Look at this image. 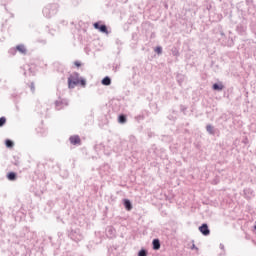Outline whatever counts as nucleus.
Returning <instances> with one entry per match:
<instances>
[{
	"label": "nucleus",
	"mask_w": 256,
	"mask_h": 256,
	"mask_svg": "<svg viewBox=\"0 0 256 256\" xmlns=\"http://www.w3.org/2000/svg\"><path fill=\"white\" fill-rule=\"evenodd\" d=\"M77 85L85 87L87 85V80L81 77L79 72H74L68 77V87L69 89H75Z\"/></svg>",
	"instance_id": "obj_1"
},
{
	"label": "nucleus",
	"mask_w": 256,
	"mask_h": 256,
	"mask_svg": "<svg viewBox=\"0 0 256 256\" xmlns=\"http://www.w3.org/2000/svg\"><path fill=\"white\" fill-rule=\"evenodd\" d=\"M42 13L44 17H47L50 19V17H53V15H57V4H50L46 6L43 10Z\"/></svg>",
	"instance_id": "obj_2"
},
{
	"label": "nucleus",
	"mask_w": 256,
	"mask_h": 256,
	"mask_svg": "<svg viewBox=\"0 0 256 256\" xmlns=\"http://www.w3.org/2000/svg\"><path fill=\"white\" fill-rule=\"evenodd\" d=\"M94 29H97L100 31V33H105L106 35H109V30L107 29V25L101 24V22H96L93 24Z\"/></svg>",
	"instance_id": "obj_3"
},
{
	"label": "nucleus",
	"mask_w": 256,
	"mask_h": 256,
	"mask_svg": "<svg viewBox=\"0 0 256 256\" xmlns=\"http://www.w3.org/2000/svg\"><path fill=\"white\" fill-rule=\"evenodd\" d=\"M199 231H200V233H203L205 236H207V235H209V233H211L209 231V226H207V224H203L202 226H200Z\"/></svg>",
	"instance_id": "obj_4"
},
{
	"label": "nucleus",
	"mask_w": 256,
	"mask_h": 256,
	"mask_svg": "<svg viewBox=\"0 0 256 256\" xmlns=\"http://www.w3.org/2000/svg\"><path fill=\"white\" fill-rule=\"evenodd\" d=\"M70 143L72 145H81V138H79V136H71Z\"/></svg>",
	"instance_id": "obj_5"
},
{
	"label": "nucleus",
	"mask_w": 256,
	"mask_h": 256,
	"mask_svg": "<svg viewBox=\"0 0 256 256\" xmlns=\"http://www.w3.org/2000/svg\"><path fill=\"white\" fill-rule=\"evenodd\" d=\"M16 50L19 51V53H22V55H27V48H25V45L23 44L17 45Z\"/></svg>",
	"instance_id": "obj_6"
},
{
	"label": "nucleus",
	"mask_w": 256,
	"mask_h": 256,
	"mask_svg": "<svg viewBox=\"0 0 256 256\" xmlns=\"http://www.w3.org/2000/svg\"><path fill=\"white\" fill-rule=\"evenodd\" d=\"M153 249L155 251L161 249V242H159V239H154L153 240Z\"/></svg>",
	"instance_id": "obj_7"
},
{
	"label": "nucleus",
	"mask_w": 256,
	"mask_h": 256,
	"mask_svg": "<svg viewBox=\"0 0 256 256\" xmlns=\"http://www.w3.org/2000/svg\"><path fill=\"white\" fill-rule=\"evenodd\" d=\"M223 84L222 83H215L213 84L212 88L214 91H223Z\"/></svg>",
	"instance_id": "obj_8"
},
{
	"label": "nucleus",
	"mask_w": 256,
	"mask_h": 256,
	"mask_svg": "<svg viewBox=\"0 0 256 256\" xmlns=\"http://www.w3.org/2000/svg\"><path fill=\"white\" fill-rule=\"evenodd\" d=\"M101 83H102V85H106V86L111 85V77L105 76V77L102 79Z\"/></svg>",
	"instance_id": "obj_9"
},
{
	"label": "nucleus",
	"mask_w": 256,
	"mask_h": 256,
	"mask_svg": "<svg viewBox=\"0 0 256 256\" xmlns=\"http://www.w3.org/2000/svg\"><path fill=\"white\" fill-rule=\"evenodd\" d=\"M124 207L127 211H131V209H133V205H131V201L127 199L124 200Z\"/></svg>",
	"instance_id": "obj_10"
},
{
	"label": "nucleus",
	"mask_w": 256,
	"mask_h": 256,
	"mask_svg": "<svg viewBox=\"0 0 256 256\" xmlns=\"http://www.w3.org/2000/svg\"><path fill=\"white\" fill-rule=\"evenodd\" d=\"M7 179L9 181H15V179H17V174L15 172H9L7 174Z\"/></svg>",
	"instance_id": "obj_11"
},
{
	"label": "nucleus",
	"mask_w": 256,
	"mask_h": 256,
	"mask_svg": "<svg viewBox=\"0 0 256 256\" xmlns=\"http://www.w3.org/2000/svg\"><path fill=\"white\" fill-rule=\"evenodd\" d=\"M177 81H178L179 85H181L183 83V81H185V75L178 74L177 75Z\"/></svg>",
	"instance_id": "obj_12"
},
{
	"label": "nucleus",
	"mask_w": 256,
	"mask_h": 256,
	"mask_svg": "<svg viewBox=\"0 0 256 256\" xmlns=\"http://www.w3.org/2000/svg\"><path fill=\"white\" fill-rule=\"evenodd\" d=\"M118 122L119 123H121V124H123V123H127V117L125 116V115H120L119 117H118Z\"/></svg>",
	"instance_id": "obj_13"
},
{
	"label": "nucleus",
	"mask_w": 256,
	"mask_h": 256,
	"mask_svg": "<svg viewBox=\"0 0 256 256\" xmlns=\"http://www.w3.org/2000/svg\"><path fill=\"white\" fill-rule=\"evenodd\" d=\"M171 52H172V55L174 56V57H179V49H177V47H173L172 49H171Z\"/></svg>",
	"instance_id": "obj_14"
},
{
	"label": "nucleus",
	"mask_w": 256,
	"mask_h": 256,
	"mask_svg": "<svg viewBox=\"0 0 256 256\" xmlns=\"http://www.w3.org/2000/svg\"><path fill=\"white\" fill-rule=\"evenodd\" d=\"M155 53H157L158 55H161V53H163V47H161V46L156 47Z\"/></svg>",
	"instance_id": "obj_15"
},
{
	"label": "nucleus",
	"mask_w": 256,
	"mask_h": 256,
	"mask_svg": "<svg viewBox=\"0 0 256 256\" xmlns=\"http://www.w3.org/2000/svg\"><path fill=\"white\" fill-rule=\"evenodd\" d=\"M5 123H7V119L5 117H1L0 118V127H3V125H5Z\"/></svg>",
	"instance_id": "obj_16"
},
{
	"label": "nucleus",
	"mask_w": 256,
	"mask_h": 256,
	"mask_svg": "<svg viewBox=\"0 0 256 256\" xmlns=\"http://www.w3.org/2000/svg\"><path fill=\"white\" fill-rule=\"evenodd\" d=\"M5 144H6V147H8L10 149H11V147H13V141H11V140H6Z\"/></svg>",
	"instance_id": "obj_17"
},
{
	"label": "nucleus",
	"mask_w": 256,
	"mask_h": 256,
	"mask_svg": "<svg viewBox=\"0 0 256 256\" xmlns=\"http://www.w3.org/2000/svg\"><path fill=\"white\" fill-rule=\"evenodd\" d=\"M206 129H207V131H208V133H210L211 135H213V126H211V125H208L207 127H206Z\"/></svg>",
	"instance_id": "obj_18"
},
{
	"label": "nucleus",
	"mask_w": 256,
	"mask_h": 256,
	"mask_svg": "<svg viewBox=\"0 0 256 256\" xmlns=\"http://www.w3.org/2000/svg\"><path fill=\"white\" fill-rule=\"evenodd\" d=\"M138 256H147V251L140 250V252L138 253Z\"/></svg>",
	"instance_id": "obj_19"
},
{
	"label": "nucleus",
	"mask_w": 256,
	"mask_h": 256,
	"mask_svg": "<svg viewBox=\"0 0 256 256\" xmlns=\"http://www.w3.org/2000/svg\"><path fill=\"white\" fill-rule=\"evenodd\" d=\"M38 43H42V45H46L47 44V40H37Z\"/></svg>",
	"instance_id": "obj_20"
},
{
	"label": "nucleus",
	"mask_w": 256,
	"mask_h": 256,
	"mask_svg": "<svg viewBox=\"0 0 256 256\" xmlns=\"http://www.w3.org/2000/svg\"><path fill=\"white\" fill-rule=\"evenodd\" d=\"M237 29L240 30L242 33L245 32V28L243 26H238Z\"/></svg>",
	"instance_id": "obj_21"
},
{
	"label": "nucleus",
	"mask_w": 256,
	"mask_h": 256,
	"mask_svg": "<svg viewBox=\"0 0 256 256\" xmlns=\"http://www.w3.org/2000/svg\"><path fill=\"white\" fill-rule=\"evenodd\" d=\"M74 65H75L76 67H81V62L75 61V62H74Z\"/></svg>",
	"instance_id": "obj_22"
},
{
	"label": "nucleus",
	"mask_w": 256,
	"mask_h": 256,
	"mask_svg": "<svg viewBox=\"0 0 256 256\" xmlns=\"http://www.w3.org/2000/svg\"><path fill=\"white\" fill-rule=\"evenodd\" d=\"M31 90H32V91H35V86H33V84H32V86H31Z\"/></svg>",
	"instance_id": "obj_23"
},
{
	"label": "nucleus",
	"mask_w": 256,
	"mask_h": 256,
	"mask_svg": "<svg viewBox=\"0 0 256 256\" xmlns=\"http://www.w3.org/2000/svg\"><path fill=\"white\" fill-rule=\"evenodd\" d=\"M122 1V3H127V0H121Z\"/></svg>",
	"instance_id": "obj_24"
}]
</instances>
